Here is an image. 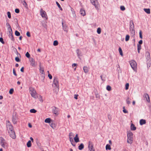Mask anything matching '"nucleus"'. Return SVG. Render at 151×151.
I'll use <instances>...</instances> for the list:
<instances>
[{"instance_id":"28","label":"nucleus","mask_w":151,"mask_h":151,"mask_svg":"<svg viewBox=\"0 0 151 151\" xmlns=\"http://www.w3.org/2000/svg\"><path fill=\"white\" fill-rule=\"evenodd\" d=\"M145 56L147 58H150V54L149 52L147 51L145 53Z\"/></svg>"},{"instance_id":"62","label":"nucleus","mask_w":151,"mask_h":151,"mask_svg":"<svg viewBox=\"0 0 151 151\" xmlns=\"http://www.w3.org/2000/svg\"><path fill=\"white\" fill-rule=\"evenodd\" d=\"M9 34H10V36L12 35V30L11 29V30H10V31H9Z\"/></svg>"},{"instance_id":"18","label":"nucleus","mask_w":151,"mask_h":151,"mask_svg":"<svg viewBox=\"0 0 151 151\" xmlns=\"http://www.w3.org/2000/svg\"><path fill=\"white\" fill-rule=\"evenodd\" d=\"M145 120L143 119H141L139 121L140 124L141 125H142L144 124H145L146 123Z\"/></svg>"},{"instance_id":"58","label":"nucleus","mask_w":151,"mask_h":151,"mask_svg":"<svg viewBox=\"0 0 151 151\" xmlns=\"http://www.w3.org/2000/svg\"><path fill=\"white\" fill-rule=\"evenodd\" d=\"M78 94H75L74 95V98L75 99H78Z\"/></svg>"},{"instance_id":"57","label":"nucleus","mask_w":151,"mask_h":151,"mask_svg":"<svg viewBox=\"0 0 151 151\" xmlns=\"http://www.w3.org/2000/svg\"><path fill=\"white\" fill-rule=\"evenodd\" d=\"M13 73L14 74L15 76H17V74H16V72H15V69L14 68L13 69Z\"/></svg>"},{"instance_id":"17","label":"nucleus","mask_w":151,"mask_h":151,"mask_svg":"<svg viewBox=\"0 0 151 151\" xmlns=\"http://www.w3.org/2000/svg\"><path fill=\"white\" fill-rule=\"evenodd\" d=\"M94 6L96 9L97 10H99V5L98 4V3H96L93 4Z\"/></svg>"},{"instance_id":"13","label":"nucleus","mask_w":151,"mask_h":151,"mask_svg":"<svg viewBox=\"0 0 151 151\" xmlns=\"http://www.w3.org/2000/svg\"><path fill=\"white\" fill-rule=\"evenodd\" d=\"M144 97L145 98H146V100L147 102H150V99L149 96L148 94L147 93H145L144 94Z\"/></svg>"},{"instance_id":"9","label":"nucleus","mask_w":151,"mask_h":151,"mask_svg":"<svg viewBox=\"0 0 151 151\" xmlns=\"http://www.w3.org/2000/svg\"><path fill=\"white\" fill-rule=\"evenodd\" d=\"M74 135L73 133L72 132H70L69 135V139L70 141L71 142V144L73 146H75V145L73 144V137H74Z\"/></svg>"},{"instance_id":"10","label":"nucleus","mask_w":151,"mask_h":151,"mask_svg":"<svg viewBox=\"0 0 151 151\" xmlns=\"http://www.w3.org/2000/svg\"><path fill=\"white\" fill-rule=\"evenodd\" d=\"M9 134L10 137L13 139H15L16 137L15 132L14 130L8 132Z\"/></svg>"},{"instance_id":"48","label":"nucleus","mask_w":151,"mask_h":151,"mask_svg":"<svg viewBox=\"0 0 151 151\" xmlns=\"http://www.w3.org/2000/svg\"><path fill=\"white\" fill-rule=\"evenodd\" d=\"M25 56L27 58H29V57H30V55L28 53V52H27L26 53V54H25Z\"/></svg>"},{"instance_id":"55","label":"nucleus","mask_w":151,"mask_h":151,"mask_svg":"<svg viewBox=\"0 0 151 151\" xmlns=\"http://www.w3.org/2000/svg\"><path fill=\"white\" fill-rule=\"evenodd\" d=\"M48 77H49V78L50 79H52V75L51 74H48Z\"/></svg>"},{"instance_id":"25","label":"nucleus","mask_w":151,"mask_h":151,"mask_svg":"<svg viewBox=\"0 0 151 151\" xmlns=\"http://www.w3.org/2000/svg\"><path fill=\"white\" fill-rule=\"evenodd\" d=\"M50 126L53 129H54L56 127L55 124L53 122L51 123L50 124Z\"/></svg>"},{"instance_id":"47","label":"nucleus","mask_w":151,"mask_h":151,"mask_svg":"<svg viewBox=\"0 0 151 151\" xmlns=\"http://www.w3.org/2000/svg\"><path fill=\"white\" fill-rule=\"evenodd\" d=\"M120 9L122 11H124L125 9V8L124 6H120Z\"/></svg>"},{"instance_id":"41","label":"nucleus","mask_w":151,"mask_h":151,"mask_svg":"<svg viewBox=\"0 0 151 151\" xmlns=\"http://www.w3.org/2000/svg\"><path fill=\"white\" fill-rule=\"evenodd\" d=\"M139 35L140 38L142 39V33L141 30H140L139 32Z\"/></svg>"},{"instance_id":"33","label":"nucleus","mask_w":151,"mask_h":151,"mask_svg":"<svg viewBox=\"0 0 151 151\" xmlns=\"http://www.w3.org/2000/svg\"><path fill=\"white\" fill-rule=\"evenodd\" d=\"M129 37H130V36H129V35H127L126 36V37H125V41H128L129 40Z\"/></svg>"},{"instance_id":"1","label":"nucleus","mask_w":151,"mask_h":151,"mask_svg":"<svg viewBox=\"0 0 151 151\" xmlns=\"http://www.w3.org/2000/svg\"><path fill=\"white\" fill-rule=\"evenodd\" d=\"M0 144L1 146L4 148H8V144L6 140L2 137H0Z\"/></svg>"},{"instance_id":"23","label":"nucleus","mask_w":151,"mask_h":151,"mask_svg":"<svg viewBox=\"0 0 151 151\" xmlns=\"http://www.w3.org/2000/svg\"><path fill=\"white\" fill-rule=\"evenodd\" d=\"M137 51L139 53H140V51L141 49V45L139 44L137 45Z\"/></svg>"},{"instance_id":"49","label":"nucleus","mask_w":151,"mask_h":151,"mask_svg":"<svg viewBox=\"0 0 151 151\" xmlns=\"http://www.w3.org/2000/svg\"><path fill=\"white\" fill-rule=\"evenodd\" d=\"M129 86V84L128 83H127L126 84V86H125V89H126V90H127V89H128Z\"/></svg>"},{"instance_id":"26","label":"nucleus","mask_w":151,"mask_h":151,"mask_svg":"<svg viewBox=\"0 0 151 151\" xmlns=\"http://www.w3.org/2000/svg\"><path fill=\"white\" fill-rule=\"evenodd\" d=\"M32 144L31 143V141L30 140H29L27 142V146L29 147L31 146Z\"/></svg>"},{"instance_id":"8","label":"nucleus","mask_w":151,"mask_h":151,"mask_svg":"<svg viewBox=\"0 0 151 151\" xmlns=\"http://www.w3.org/2000/svg\"><path fill=\"white\" fill-rule=\"evenodd\" d=\"M88 148L90 151H95V149L93 148V144L91 141H89L88 142Z\"/></svg>"},{"instance_id":"32","label":"nucleus","mask_w":151,"mask_h":151,"mask_svg":"<svg viewBox=\"0 0 151 151\" xmlns=\"http://www.w3.org/2000/svg\"><path fill=\"white\" fill-rule=\"evenodd\" d=\"M56 3L57 5L58 6V8L60 9V10L61 11L62 10H63L62 8L61 7L60 5L59 4V3L57 1H56Z\"/></svg>"},{"instance_id":"4","label":"nucleus","mask_w":151,"mask_h":151,"mask_svg":"<svg viewBox=\"0 0 151 151\" xmlns=\"http://www.w3.org/2000/svg\"><path fill=\"white\" fill-rule=\"evenodd\" d=\"M130 65L132 69L135 71H136L137 68V64L134 60H131L129 62Z\"/></svg>"},{"instance_id":"43","label":"nucleus","mask_w":151,"mask_h":151,"mask_svg":"<svg viewBox=\"0 0 151 151\" xmlns=\"http://www.w3.org/2000/svg\"><path fill=\"white\" fill-rule=\"evenodd\" d=\"M106 89L108 91H110L111 90V87L110 86H107L106 87Z\"/></svg>"},{"instance_id":"50","label":"nucleus","mask_w":151,"mask_h":151,"mask_svg":"<svg viewBox=\"0 0 151 151\" xmlns=\"http://www.w3.org/2000/svg\"><path fill=\"white\" fill-rule=\"evenodd\" d=\"M0 42L3 44H4V41L2 37L0 38Z\"/></svg>"},{"instance_id":"44","label":"nucleus","mask_w":151,"mask_h":151,"mask_svg":"<svg viewBox=\"0 0 151 151\" xmlns=\"http://www.w3.org/2000/svg\"><path fill=\"white\" fill-rule=\"evenodd\" d=\"M129 98L128 97L126 100V102L127 104H130V101Z\"/></svg>"},{"instance_id":"29","label":"nucleus","mask_w":151,"mask_h":151,"mask_svg":"<svg viewBox=\"0 0 151 151\" xmlns=\"http://www.w3.org/2000/svg\"><path fill=\"white\" fill-rule=\"evenodd\" d=\"M106 149L107 150H110L111 149L110 145L109 144L106 145Z\"/></svg>"},{"instance_id":"34","label":"nucleus","mask_w":151,"mask_h":151,"mask_svg":"<svg viewBox=\"0 0 151 151\" xmlns=\"http://www.w3.org/2000/svg\"><path fill=\"white\" fill-rule=\"evenodd\" d=\"M91 2L93 5L96 3H98V1L97 0H91Z\"/></svg>"},{"instance_id":"24","label":"nucleus","mask_w":151,"mask_h":151,"mask_svg":"<svg viewBox=\"0 0 151 151\" xmlns=\"http://www.w3.org/2000/svg\"><path fill=\"white\" fill-rule=\"evenodd\" d=\"M84 145L83 143L81 144L78 146V149L79 150H81L84 148Z\"/></svg>"},{"instance_id":"21","label":"nucleus","mask_w":151,"mask_h":151,"mask_svg":"<svg viewBox=\"0 0 151 151\" xmlns=\"http://www.w3.org/2000/svg\"><path fill=\"white\" fill-rule=\"evenodd\" d=\"M80 13L83 16H84L85 15L86 13L85 11L84 10L81 9L80 11Z\"/></svg>"},{"instance_id":"30","label":"nucleus","mask_w":151,"mask_h":151,"mask_svg":"<svg viewBox=\"0 0 151 151\" xmlns=\"http://www.w3.org/2000/svg\"><path fill=\"white\" fill-rule=\"evenodd\" d=\"M12 122L14 124H16L17 122L16 119L15 117L14 116L13 117Z\"/></svg>"},{"instance_id":"61","label":"nucleus","mask_w":151,"mask_h":151,"mask_svg":"<svg viewBox=\"0 0 151 151\" xmlns=\"http://www.w3.org/2000/svg\"><path fill=\"white\" fill-rule=\"evenodd\" d=\"M77 65V64L76 63H73L72 65V67L73 68L74 67L76 66Z\"/></svg>"},{"instance_id":"7","label":"nucleus","mask_w":151,"mask_h":151,"mask_svg":"<svg viewBox=\"0 0 151 151\" xmlns=\"http://www.w3.org/2000/svg\"><path fill=\"white\" fill-rule=\"evenodd\" d=\"M6 127L8 132L14 130L13 126L10 124L9 121L7 122Z\"/></svg>"},{"instance_id":"35","label":"nucleus","mask_w":151,"mask_h":151,"mask_svg":"<svg viewBox=\"0 0 151 151\" xmlns=\"http://www.w3.org/2000/svg\"><path fill=\"white\" fill-rule=\"evenodd\" d=\"M30 111L31 113H35L37 112V111L34 109H32L30 110Z\"/></svg>"},{"instance_id":"31","label":"nucleus","mask_w":151,"mask_h":151,"mask_svg":"<svg viewBox=\"0 0 151 151\" xmlns=\"http://www.w3.org/2000/svg\"><path fill=\"white\" fill-rule=\"evenodd\" d=\"M119 52L120 53V54L122 55V56H123V52H122V49H121V47H119Z\"/></svg>"},{"instance_id":"64","label":"nucleus","mask_w":151,"mask_h":151,"mask_svg":"<svg viewBox=\"0 0 151 151\" xmlns=\"http://www.w3.org/2000/svg\"><path fill=\"white\" fill-rule=\"evenodd\" d=\"M30 139L32 141V142H33L34 140L33 139L32 137H30Z\"/></svg>"},{"instance_id":"5","label":"nucleus","mask_w":151,"mask_h":151,"mask_svg":"<svg viewBox=\"0 0 151 151\" xmlns=\"http://www.w3.org/2000/svg\"><path fill=\"white\" fill-rule=\"evenodd\" d=\"M52 86L54 87H56L59 88V82L58 79L56 77L54 78V80L52 84Z\"/></svg>"},{"instance_id":"27","label":"nucleus","mask_w":151,"mask_h":151,"mask_svg":"<svg viewBox=\"0 0 151 151\" xmlns=\"http://www.w3.org/2000/svg\"><path fill=\"white\" fill-rule=\"evenodd\" d=\"M144 10L147 14H150V10L149 9H144Z\"/></svg>"},{"instance_id":"19","label":"nucleus","mask_w":151,"mask_h":151,"mask_svg":"<svg viewBox=\"0 0 151 151\" xmlns=\"http://www.w3.org/2000/svg\"><path fill=\"white\" fill-rule=\"evenodd\" d=\"M84 72L85 73H87L88 72L89 68L86 66H84L83 68Z\"/></svg>"},{"instance_id":"15","label":"nucleus","mask_w":151,"mask_h":151,"mask_svg":"<svg viewBox=\"0 0 151 151\" xmlns=\"http://www.w3.org/2000/svg\"><path fill=\"white\" fill-rule=\"evenodd\" d=\"M62 24L63 29H64V31L67 32L68 31V29L67 25L66 24H63V22H62Z\"/></svg>"},{"instance_id":"37","label":"nucleus","mask_w":151,"mask_h":151,"mask_svg":"<svg viewBox=\"0 0 151 151\" xmlns=\"http://www.w3.org/2000/svg\"><path fill=\"white\" fill-rule=\"evenodd\" d=\"M40 73H42V74H44V70L43 68L40 67Z\"/></svg>"},{"instance_id":"56","label":"nucleus","mask_w":151,"mask_h":151,"mask_svg":"<svg viewBox=\"0 0 151 151\" xmlns=\"http://www.w3.org/2000/svg\"><path fill=\"white\" fill-rule=\"evenodd\" d=\"M142 43H143L142 40H140L138 42L139 43L138 44L141 45V44H142Z\"/></svg>"},{"instance_id":"53","label":"nucleus","mask_w":151,"mask_h":151,"mask_svg":"<svg viewBox=\"0 0 151 151\" xmlns=\"http://www.w3.org/2000/svg\"><path fill=\"white\" fill-rule=\"evenodd\" d=\"M26 35L28 37H30L31 36L30 33L29 32H27Z\"/></svg>"},{"instance_id":"42","label":"nucleus","mask_w":151,"mask_h":151,"mask_svg":"<svg viewBox=\"0 0 151 151\" xmlns=\"http://www.w3.org/2000/svg\"><path fill=\"white\" fill-rule=\"evenodd\" d=\"M6 25L8 27V29H9L10 30H11V26L9 23H7L6 24Z\"/></svg>"},{"instance_id":"2","label":"nucleus","mask_w":151,"mask_h":151,"mask_svg":"<svg viewBox=\"0 0 151 151\" xmlns=\"http://www.w3.org/2000/svg\"><path fill=\"white\" fill-rule=\"evenodd\" d=\"M127 142L130 144L132 143L133 140V134L131 132H128L127 133Z\"/></svg>"},{"instance_id":"52","label":"nucleus","mask_w":151,"mask_h":151,"mask_svg":"<svg viewBox=\"0 0 151 151\" xmlns=\"http://www.w3.org/2000/svg\"><path fill=\"white\" fill-rule=\"evenodd\" d=\"M15 12L17 13H19V10L18 9H16L15 10Z\"/></svg>"},{"instance_id":"60","label":"nucleus","mask_w":151,"mask_h":151,"mask_svg":"<svg viewBox=\"0 0 151 151\" xmlns=\"http://www.w3.org/2000/svg\"><path fill=\"white\" fill-rule=\"evenodd\" d=\"M20 71L22 72H23L24 71V67H22L21 68V69Z\"/></svg>"},{"instance_id":"20","label":"nucleus","mask_w":151,"mask_h":151,"mask_svg":"<svg viewBox=\"0 0 151 151\" xmlns=\"http://www.w3.org/2000/svg\"><path fill=\"white\" fill-rule=\"evenodd\" d=\"M136 129V127L133 124H132L131 126V129L132 130H135Z\"/></svg>"},{"instance_id":"22","label":"nucleus","mask_w":151,"mask_h":151,"mask_svg":"<svg viewBox=\"0 0 151 151\" xmlns=\"http://www.w3.org/2000/svg\"><path fill=\"white\" fill-rule=\"evenodd\" d=\"M51 119L50 118H46L45 120V122L46 123H50L51 122Z\"/></svg>"},{"instance_id":"39","label":"nucleus","mask_w":151,"mask_h":151,"mask_svg":"<svg viewBox=\"0 0 151 151\" xmlns=\"http://www.w3.org/2000/svg\"><path fill=\"white\" fill-rule=\"evenodd\" d=\"M15 35L17 36H18L20 35V33L17 30H16L15 31Z\"/></svg>"},{"instance_id":"51","label":"nucleus","mask_w":151,"mask_h":151,"mask_svg":"<svg viewBox=\"0 0 151 151\" xmlns=\"http://www.w3.org/2000/svg\"><path fill=\"white\" fill-rule=\"evenodd\" d=\"M15 60L17 62H19L20 61V59L18 57H16L15 58Z\"/></svg>"},{"instance_id":"54","label":"nucleus","mask_w":151,"mask_h":151,"mask_svg":"<svg viewBox=\"0 0 151 151\" xmlns=\"http://www.w3.org/2000/svg\"><path fill=\"white\" fill-rule=\"evenodd\" d=\"M23 4L26 7L27 6V4L25 1L23 2Z\"/></svg>"},{"instance_id":"45","label":"nucleus","mask_w":151,"mask_h":151,"mask_svg":"<svg viewBox=\"0 0 151 151\" xmlns=\"http://www.w3.org/2000/svg\"><path fill=\"white\" fill-rule=\"evenodd\" d=\"M14 91V89L13 88H11L10 90L9 91V93L10 94H12L13 93Z\"/></svg>"},{"instance_id":"11","label":"nucleus","mask_w":151,"mask_h":151,"mask_svg":"<svg viewBox=\"0 0 151 151\" xmlns=\"http://www.w3.org/2000/svg\"><path fill=\"white\" fill-rule=\"evenodd\" d=\"M40 14L43 18H45L47 16L46 14L45 11L43 10L42 9H41L40 11Z\"/></svg>"},{"instance_id":"40","label":"nucleus","mask_w":151,"mask_h":151,"mask_svg":"<svg viewBox=\"0 0 151 151\" xmlns=\"http://www.w3.org/2000/svg\"><path fill=\"white\" fill-rule=\"evenodd\" d=\"M97 32L98 34H100L101 32V29L100 28H98L97 29Z\"/></svg>"},{"instance_id":"14","label":"nucleus","mask_w":151,"mask_h":151,"mask_svg":"<svg viewBox=\"0 0 151 151\" xmlns=\"http://www.w3.org/2000/svg\"><path fill=\"white\" fill-rule=\"evenodd\" d=\"M74 141L76 142L77 143L79 142V137H78V134H76V135L75 137H74Z\"/></svg>"},{"instance_id":"46","label":"nucleus","mask_w":151,"mask_h":151,"mask_svg":"<svg viewBox=\"0 0 151 151\" xmlns=\"http://www.w3.org/2000/svg\"><path fill=\"white\" fill-rule=\"evenodd\" d=\"M7 14L8 17L10 19L11 18V14L10 12H7Z\"/></svg>"},{"instance_id":"16","label":"nucleus","mask_w":151,"mask_h":151,"mask_svg":"<svg viewBox=\"0 0 151 151\" xmlns=\"http://www.w3.org/2000/svg\"><path fill=\"white\" fill-rule=\"evenodd\" d=\"M58 109L55 107H54L53 109V113L55 114H58Z\"/></svg>"},{"instance_id":"38","label":"nucleus","mask_w":151,"mask_h":151,"mask_svg":"<svg viewBox=\"0 0 151 151\" xmlns=\"http://www.w3.org/2000/svg\"><path fill=\"white\" fill-rule=\"evenodd\" d=\"M123 112L124 113H128V111L127 110L125 109V107L124 106L123 107Z\"/></svg>"},{"instance_id":"3","label":"nucleus","mask_w":151,"mask_h":151,"mask_svg":"<svg viewBox=\"0 0 151 151\" xmlns=\"http://www.w3.org/2000/svg\"><path fill=\"white\" fill-rule=\"evenodd\" d=\"M29 91L30 94L31 96L35 99H36L37 97V93L36 90L33 88L31 87L29 88Z\"/></svg>"},{"instance_id":"59","label":"nucleus","mask_w":151,"mask_h":151,"mask_svg":"<svg viewBox=\"0 0 151 151\" xmlns=\"http://www.w3.org/2000/svg\"><path fill=\"white\" fill-rule=\"evenodd\" d=\"M11 36V40L13 41H14V37H13V36L12 35H11V36Z\"/></svg>"},{"instance_id":"63","label":"nucleus","mask_w":151,"mask_h":151,"mask_svg":"<svg viewBox=\"0 0 151 151\" xmlns=\"http://www.w3.org/2000/svg\"><path fill=\"white\" fill-rule=\"evenodd\" d=\"M28 126H29V127L30 128H31L32 127V125L29 123L28 124Z\"/></svg>"},{"instance_id":"12","label":"nucleus","mask_w":151,"mask_h":151,"mask_svg":"<svg viewBox=\"0 0 151 151\" xmlns=\"http://www.w3.org/2000/svg\"><path fill=\"white\" fill-rule=\"evenodd\" d=\"M29 61L31 65L32 66H35L36 65V63L35 60L32 58H30L29 59Z\"/></svg>"},{"instance_id":"36","label":"nucleus","mask_w":151,"mask_h":151,"mask_svg":"<svg viewBox=\"0 0 151 151\" xmlns=\"http://www.w3.org/2000/svg\"><path fill=\"white\" fill-rule=\"evenodd\" d=\"M54 46H57L58 45V42L57 40H55L53 43Z\"/></svg>"},{"instance_id":"6","label":"nucleus","mask_w":151,"mask_h":151,"mask_svg":"<svg viewBox=\"0 0 151 151\" xmlns=\"http://www.w3.org/2000/svg\"><path fill=\"white\" fill-rule=\"evenodd\" d=\"M130 31L131 33L132 34H134V26L133 22L132 20H131L130 22Z\"/></svg>"}]
</instances>
